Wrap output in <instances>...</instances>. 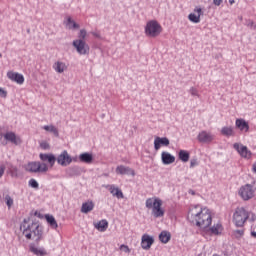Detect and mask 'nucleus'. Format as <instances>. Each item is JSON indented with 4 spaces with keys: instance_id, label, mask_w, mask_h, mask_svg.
Wrapping results in <instances>:
<instances>
[{
    "instance_id": "3c124183",
    "label": "nucleus",
    "mask_w": 256,
    "mask_h": 256,
    "mask_svg": "<svg viewBox=\"0 0 256 256\" xmlns=\"http://www.w3.org/2000/svg\"><path fill=\"white\" fill-rule=\"evenodd\" d=\"M1 57H3V54H2V53H0V59H1Z\"/></svg>"
},
{
    "instance_id": "9d476101",
    "label": "nucleus",
    "mask_w": 256,
    "mask_h": 256,
    "mask_svg": "<svg viewBox=\"0 0 256 256\" xmlns=\"http://www.w3.org/2000/svg\"><path fill=\"white\" fill-rule=\"evenodd\" d=\"M56 161L58 165H61L62 167H67V165H71L73 162V159H71V156L67 152V150H64L57 158Z\"/></svg>"
},
{
    "instance_id": "c9c22d12",
    "label": "nucleus",
    "mask_w": 256,
    "mask_h": 256,
    "mask_svg": "<svg viewBox=\"0 0 256 256\" xmlns=\"http://www.w3.org/2000/svg\"><path fill=\"white\" fill-rule=\"evenodd\" d=\"M189 93L193 97H199V90H197V88H195V87L190 88Z\"/></svg>"
},
{
    "instance_id": "09e8293b",
    "label": "nucleus",
    "mask_w": 256,
    "mask_h": 256,
    "mask_svg": "<svg viewBox=\"0 0 256 256\" xmlns=\"http://www.w3.org/2000/svg\"><path fill=\"white\" fill-rule=\"evenodd\" d=\"M230 5H233L235 3V0H229Z\"/></svg>"
},
{
    "instance_id": "de8ad7c7",
    "label": "nucleus",
    "mask_w": 256,
    "mask_h": 256,
    "mask_svg": "<svg viewBox=\"0 0 256 256\" xmlns=\"http://www.w3.org/2000/svg\"><path fill=\"white\" fill-rule=\"evenodd\" d=\"M252 171H253L254 173H256V163L253 164V166H252Z\"/></svg>"
},
{
    "instance_id": "58836bf2",
    "label": "nucleus",
    "mask_w": 256,
    "mask_h": 256,
    "mask_svg": "<svg viewBox=\"0 0 256 256\" xmlns=\"http://www.w3.org/2000/svg\"><path fill=\"white\" fill-rule=\"evenodd\" d=\"M40 147H41V149H44L45 151L47 149H50V146H49V144L46 141L41 142L40 143Z\"/></svg>"
},
{
    "instance_id": "f03ea898",
    "label": "nucleus",
    "mask_w": 256,
    "mask_h": 256,
    "mask_svg": "<svg viewBox=\"0 0 256 256\" xmlns=\"http://www.w3.org/2000/svg\"><path fill=\"white\" fill-rule=\"evenodd\" d=\"M20 229L27 241L39 243L43 240V226L39 222H29V219H24L20 225Z\"/></svg>"
},
{
    "instance_id": "cd10ccee",
    "label": "nucleus",
    "mask_w": 256,
    "mask_h": 256,
    "mask_svg": "<svg viewBox=\"0 0 256 256\" xmlns=\"http://www.w3.org/2000/svg\"><path fill=\"white\" fill-rule=\"evenodd\" d=\"M159 239L161 243L167 244L171 241V232L169 231H162L159 235Z\"/></svg>"
},
{
    "instance_id": "72a5a7b5",
    "label": "nucleus",
    "mask_w": 256,
    "mask_h": 256,
    "mask_svg": "<svg viewBox=\"0 0 256 256\" xmlns=\"http://www.w3.org/2000/svg\"><path fill=\"white\" fill-rule=\"evenodd\" d=\"M234 235L237 239L243 237L245 235V229L235 230Z\"/></svg>"
},
{
    "instance_id": "39448f33",
    "label": "nucleus",
    "mask_w": 256,
    "mask_h": 256,
    "mask_svg": "<svg viewBox=\"0 0 256 256\" xmlns=\"http://www.w3.org/2000/svg\"><path fill=\"white\" fill-rule=\"evenodd\" d=\"M23 168L27 173H47L49 171V165L39 161L28 162Z\"/></svg>"
},
{
    "instance_id": "7ed1b4c3",
    "label": "nucleus",
    "mask_w": 256,
    "mask_h": 256,
    "mask_svg": "<svg viewBox=\"0 0 256 256\" xmlns=\"http://www.w3.org/2000/svg\"><path fill=\"white\" fill-rule=\"evenodd\" d=\"M247 221H250V223H255L256 214L247 210L245 207L236 208L232 216V223L235 225V227L243 229Z\"/></svg>"
},
{
    "instance_id": "603ef678",
    "label": "nucleus",
    "mask_w": 256,
    "mask_h": 256,
    "mask_svg": "<svg viewBox=\"0 0 256 256\" xmlns=\"http://www.w3.org/2000/svg\"><path fill=\"white\" fill-rule=\"evenodd\" d=\"M1 137H3V135H2V134H0V139H1Z\"/></svg>"
},
{
    "instance_id": "5701e85b",
    "label": "nucleus",
    "mask_w": 256,
    "mask_h": 256,
    "mask_svg": "<svg viewBox=\"0 0 256 256\" xmlns=\"http://www.w3.org/2000/svg\"><path fill=\"white\" fill-rule=\"evenodd\" d=\"M95 209V203L93 201H87L82 204L81 213H91Z\"/></svg>"
},
{
    "instance_id": "4468645a",
    "label": "nucleus",
    "mask_w": 256,
    "mask_h": 256,
    "mask_svg": "<svg viewBox=\"0 0 256 256\" xmlns=\"http://www.w3.org/2000/svg\"><path fill=\"white\" fill-rule=\"evenodd\" d=\"M169 138L167 137H159L157 136L154 139V149L155 151H159L161 149V147H169Z\"/></svg>"
},
{
    "instance_id": "7c9ffc66",
    "label": "nucleus",
    "mask_w": 256,
    "mask_h": 256,
    "mask_svg": "<svg viewBox=\"0 0 256 256\" xmlns=\"http://www.w3.org/2000/svg\"><path fill=\"white\" fill-rule=\"evenodd\" d=\"M44 131H47L48 133H53L55 137H59V130L57 127L53 125H45L43 126Z\"/></svg>"
},
{
    "instance_id": "a878e982",
    "label": "nucleus",
    "mask_w": 256,
    "mask_h": 256,
    "mask_svg": "<svg viewBox=\"0 0 256 256\" xmlns=\"http://www.w3.org/2000/svg\"><path fill=\"white\" fill-rule=\"evenodd\" d=\"M45 219L48 225H50L51 229H57L59 227V224H57V220H55V217L53 215L46 214Z\"/></svg>"
},
{
    "instance_id": "f704fd0d",
    "label": "nucleus",
    "mask_w": 256,
    "mask_h": 256,
    "mask_svg": "<svg viewBox=\"0 0 256 256\" xmlns=\"http://www.w3.org/2000/svg\"><path fill=\"white\" fill-rule=\"evenodd\" d=\"M29 185L33 189H39V183L37 182V180H35L33 178L29 180Z\"/></svg>"
},
{
    "instance_id": "a211bd4d",
    "label": "nucleus",
    "mask_w": 256,
    "mask_h": 256,
    "mask_svg": "<svg viewBox=\"0 0 256 256\" xmlns=\"http://www.w3.org/2000/svg\"><path fill=\"white\" fill-rule=\"evenodd\" d=\"M39 157L44 163L45 162L49 163L48 167H50V168L54 167L55 166V161H57V158L53 154L40 153Z\"/></svg>"
},
{
    "instance_id": "c756f323",
    "label": "nucleus",
    "mask_w": 256,
    "mask_h": 256,
    "mask_svg": "<svg viewBox=\"0 0 256 256\" xmlns=\"http://www.w3.org/2000/svg\"><path fill=\"white\" fill-rule=\"evenodd\" d=\"M190 154L187 150H180L178 153V158L183 163H187L189 161Z\"/></svg>"
},
{
    "instance_id": "49530a36",
    "label": "nucleus",
    "mask_w": 256,
    "mask_h": 256,
    "mask_svg": "<svg viewBox=\"0 0 256 256\" xmlns=\"http://www.w3.org/2000/svg\"><path fill=\"white\" fill-rule=\"evenodd\" d=\"M213 3H214V5L219 7V5H221V3H223V0H213Z\"/></svg>"
},
{
    "instance_id": "f8f14e48",
    "label": "nucleus",
    "mask_w": 256,
    "mask_h": 256,
    "mask_svg": "<svg viewBox=\"0 0 256 256\" xmlns=\"http://www.w3.org/2000/svg\"><path fill=\"white\" fill-rule=\"evenodd\" d=\"M7 77L10 81L17 83L18 85H23V83H25V77L23 74H19L18 72L8 71Z\"/></svg>"
},
{
    "instance_id": "c85d7f7f",
    "label": "nucleus",
    "mask_w": 256,
    "mask_h": 256,
    "mask_svg": "<svg viewBox=\"0 0 256 256\" xmlns=\"http://www.w3.org/2000/svg\"><path fill=\"white\" fill-rule=\"evenodd\" d=\"M221 135H224V137H233V135H235V131L233 130V127L225 126L221 129Z\"/></svg>"
},
{
    "instance_id": "473e14b6",
    "label": "nucleus",
    "mask_w": 256,
    "mask_h": 256,
    "mask_svg": "<svg viewBox=\"0 0 256 256\" xmlns=\"http://www.w3.org/2000/svg\"><path fill=\"white\" fill-rule=\"evenodd\" d=\"M5 201H6L7 207H9V209H11V207H13V198H11V196H9V195H6Z\"/></svg>"
},
{
    "instance_id": "f3484780",
    "label": "nucleus",
    "mask_w": 256,
    "mask_h": 256,
    "mask_svg": "<svg viewBox=\"0 0 256 256\" xmlns=\"http://www.w3.org/2000/svg\"><path fill=\"white\" fill-rule=\"evenodd\" d=\"M116 173L117 175H131L132 177H135V170L123 165L116 167Z\"/></svg>"
},
{
    "instance_id": "6ab92c4d",
    "label": "nucleus",
    "mask_w": 256,
    "mask_h": 256,
    "mask_svg": "<svg viewBox=\"0 0 256 256\" xmlns=\"http://www.w3.org/2000/svg\"><path fill=\"white\" fill-rule=\"evenodd\" d=\"M161 159H162L163 165H171L175 163V156L171 155V153L169 152H162Z\"/></svg>"
},
{
    "instance_id": "4c0bfd02",
    "label": "nucleus",
    "mask_w": 256,
    "mask_h": 256,
    "mask_svg": "<svg viewBox=\"0 0 256 256\" xmlns=\"http://www.w3.org/2000/svg\"><path fill=\"white\" fill-rule=\"evenodd\" d=\"M18 171H19V170L17 169V167H11V168H10L11 176H12V177H17Z\"/></svg>"
},
{
    "instance_id": "423d86ee",
    "label": "nucleus",
    "mask_w": 256,
    "mask_h": 256,
    "mask_svg": "<svg viewBox=\"0 0 256 256\" xmlns=\"http://www.w3.org/2000/svg\"><path fill=\"white\" fill-rule=\"evenodd\" d=\"M162 31L163 27L155 20H151L146 24L145 33L148 37H158Z\"/></svg>"
},
{
    "instance_id": "20e7f679",
    "label": "nucleus",
    "mask_w": 256,
    "mask_h": 256,
    "mask_svg": "<svg viewBox=\"0 0 256 256\" xmlns=\"http://www.w3.org/2000/svg\"><path fill=\"white\" fill-rule=\"evenodd\" d=\"M146 209H150L153 217L159 219V217L165 216V209H163V200L158 197H152L146 199Z\"/></svg>"
},
{
    "instance_id": "c03bdc74",
    "label": "nucleus",
    "mask_w": 256,
    "mask_h": 256,
    "mask_svg": "<svg viewBox=\"0 0 256 256\" xmlns=\"http://www.w3.org/2000/svg\"><path fill=\"white\" fill-rule=\"evenodd\" d=\"M248 27H250L251 29H253L254 31L256 30V24L253 21H249L248 22Z\"/></svg>"
},
{
    "instance_id": "a18cd8bd",
    "label": "nucleus",
    "mask_w": 256,
    "mask_h": 256,
    "mask_svg": "<svg viewBox=\"0 0 256 256\" xmlns=\"http://www.w3.org/2000/svg\"><path fill=\"white\" fill-rule=\"evenodd\" d=\"M5 175V166H0V179Z\"/></svg>"
},
{
    "instance_id": "8fccbe9b",
    "label": "nucleus",
    "mask_w": 256,
    "mask_h": 256,
    "mask_svg": "<svg viewBox=\"0 0 256 256\" xmlns=\"http://www.w3.org/2000/svg\"><path fill=\"white\" fill-rule=\"evenodd\" d=\"M93 35H94L95 37H99V34H97V33H93Z\"/></svg>"
},
{
    "instance_id": "2f4dec72",
    "label": "nucleus",
    "mask_w": 256,
    "mask_h": 256,
    "mask_svg": "<svg viewBox=\"0 0 256 256\" xmlns=\"http://www.w3.org/2000/svg\"><path fill=\"white\" fill-rule=\"evenodd\" d=\"M66 25H67L68 29H79V24L74 22L73 19H71V17L67 18Z\"/></svg>"
},
{
    "instance_id": "37998d69",
    "label": "nucleus",
    "mask_w": 256,
    "mask_h": 256,
    "mask_svg": "<svg viewBox=\"0 0 256 256\" xmlns=\"http://www.w3.org/2000/svg\"><path fill=\"white\" fill-rule=\"evenodd\" d=\"M197 165H199V162L197 161V159H192L190 161V167L193 168V167H197Z\"/></svg>"
},
{
    "instance_id": "dca6fc26",
    "label": "nucleus",
    "mask_w": 256,
    "mask_h": 256,
    "mask_svg": "<svg viewBox=\"0 0 256 256\" xmlns=\"http://www.w3.org/2000/svg\"><path fill=\"white\" fill-rule=\"evenodd\" d=\"M201 15H203V10L200 7H196L194 13L189 14L188 19L192 23H201Z\"/></svg>"
},
{
    "instance_id": "9b49d317",
    "label": "nucleus",
    "mask_w": 256,
    "mask_h": 256,
    "mask_svg": "<svg viewBox=\"0 0 256 256\" xmlns=\"http://www.w3.org/2000/svg\"><path fill=\"white\" fill-rule=\"evenodd\" d=\"M197 139L200 143H212V141H215V135L203 130L198 134Z\"/></svg>"
},
{
    "instance_id": "79ce46f5",
    "label": "nucleus",
    "mask_w": 256,
    "mask_h": 256,
    "mask_svg": "<svg viewBox=\"0 0 256 256\" xmlns=\"http://www.w3.org/2000/svg\"><path fill=\"white\" fill-rule=\"evenodd\" d=\"M79 37L85 39V37H87V31H85V29L80 30Z\"/></svg>"
},
{
    "instance_id": "4be33fe9",
    "label": "nucleus",
    "mask_w": 256,
    "mask_h": 256,
    "mask_svg": "<svg viewBox=\"0 0 256 256\" xmlns=\"http://www.w3.org/2000/svg\"><path fill=\"white\" fill-rule=\"evenodd\" d=\"M30 251L36 256H46L48 255L47 250L43 247H37L35 245H30Z\"/></svg>"
},
{
    "instance_id": "aec40b11",
    "label": "nucleus",
    "mask_w": 256,
    "mask_h": 256,
    "mask_svg": "<svg viewBox=\"0 0 256 256\" xmlns=\"http://www.w3.org/2000/svg\"><path fill=\"white\" fill-rule=\"evenodd\" d=\"M235 125L242 133L249 132V123L244 119H236Z\"/></svg>"
},
{
    "instance_id": "b1692460",
    "label": "nucleus",
    "mask_w": 256,
    "mask_h": 256,
    "mask_svg": "<svg viewBox=\"0 0 256 256\" xmlns=\"http://www.w3.org/2000/svg\"><path fill=\"white\" fill-rule=\"evenodd\" d=\"M109 191H110L111 195H113V197H117V199H123V197H125L123 195V191H121V189L115 187V185L109 186Z\"/></svg>"
},
{
    "instance_id": "412c9836",
    "label": "nucleus",
    "mask_w": 256,
    "mask_h": 256,
    "mask_svg": "<svg viewBox=\"0 0 256 256\" xmlns=\"http://www.w3.org/2000/svg\"><path fill=\"white\" fill-rule=\"evenodd\" d=\"M94 227L97 229V231H100V233H105V231L109 229V222L106 219H103L94 223Z\"/></svg>"
},
{
    "instance_id": "0eeeda50",
    "label": "nucleus",
    "mask_w": 256,
    "mask_h": 256,
    "mask_svg": "<svg viewBox=\"0 0 256 256\" xmlns=\"http://www.w3.org/2000/svg\"><path fill=\"white\" fill-rule=\"evenodd\" d=\"M256 189L251 184H245L240 187L238 195L243 199V201H249L255 197Z\"/></svg>"
},
{
    "instance_id": "e433bc0d",
    "label": "nucleus",
    "mask_w": 256,
    "mask_h": 256,
    "mask_svg": "<svg viewBox=\"0 0 256 256\" xmlns=\"http://www.w3.org/2000/svg\"><path fill=\"white\" fill-rule=\"evenodd\" d=\"M120 250L121 251H124V253H131V249L129 248V246L125 245V244H122L120 246Z\"/></svg>"
},
{
    "instance_id": "ddd939ff",
    "label": "nucleus",
    "mask_w": 256,
    "mask_h": 256,
    "mask_svg": "<svg viewBox=\"0 0 256 256\" xmlns=\"http://www.w3.org/2000/svg\"><path fill=\"white\" fill-rule=\"evenodd\" d=\"M155 243V239L153 236H150L149 234H144L141 239V247L145 251H149L151 249V246Z\"/></svg>"
},
{
    "instance_id": "6e6552de",
    "label": "nucleus",
    "mask_w": 256,
    "mask_h": 256,
    "mask_svg": "<svg viewBox=\"0 0 256 256\" xmlns=\"http://www.w3.org/2000/svg\"><path fill=\"white\" fill-rule=\"evenodd\" d=\"M233 147L235 149V151H237V153L240 154V156L243 157V159H251V150H249V148H247V146L241 144V143H234Z\"/></svg>"
},
{
    "instance_id": "f257e3e1",
    "label": "nucleus",
    "mask_w": 256,
    "mask_h": 256,
    "mask_svg": "<svg viewBox=\"0 0 256 256\" xmlns=\"http://www.w3.org/2000/svg\"><path fill=\"white\" fill-rule=\"evenodd\" d=\"M188 220L200 229L203 237L219 236L223 233V224L217 222L213 223V211L207 207L200 205L192 206L188 212Z\"/></svg>"
},
{
    "instance_id": "2eb2a0df",
    "label": "nucleus",
    "mask_w": 256,
    "mask_h": 256,
    "mask_svg": "<svg viewBox=\"0 0 256 256\" xmlns=\"http://www.w3.org/2000/svg\"><path fill=\"white\" fill-rule=\"evenodd\" d=\"M3 137L6 141H9V143H12L13 145H21L22 143L21 137L15 135V132H6Z\"/></svg>"
},
{
    "instance_id": "393cba45",
    "label": "nucleus",
    "mask_w": 256,
    "mask_h": 256,
    "mask_svg": "<svg viewBox=\"0 0 256 256\" xmlns=\"http://www.w3.org/2000/svg\"><path fill=\"white\" fill-rule=\"evenodd\" d=\"M53 69L56 71V73H63L67 71V64L61 61L55 62V64L53 65Z\"/></svg>"
},
{
    "instance_id": "bb28decb",
    "label": "nucleus",
    "mask_w": 256,
    "mask_h": 256,
    "mask_svg": "<svg viewBox=\"0 0 256 256\" xmlns=\"http://www.w3.org/2000/svg\"><path fill=\"white\" fill-rule=\"evenodd\" d=\"M79 160L81 163H93V155L90 153H82L79 155Z\"/></svg>"
},
{
    "instance_id": "ea45409f",
    "label": "nucleus",
    "mask_w": 256,
    "mask_h": 256,
    "mask_svg": "<svg viewBox=\"0 0 256 256\" xmlns=\"http://www.w3.org/2000/svg\"><path fill=\"white\" fill-rule=\"evenodd\" d=\"M255 229H256L255 224H252V225H251V233H250V235H251V237H253L254 239H256V232H255Z\"/></svg>"
},
{
    "instance_id": "a19ab883",
    "label": "nucleus",
    "mask_w": 256,
    "mask_h": 256,
    "mask_svg": "<svg viewBox=\"0 0 256 256\" xmlns=\"http://www.w3.org/2000/svg\"><path fill=\"white\" fill-rule=\"evenodd\" d=\"M0 97L7 99V91L3 88H0Z\"/></svg>"
},
{
    "instance_id": "1a4fd4ad",
    "label": "nucleus",
    "mask_w": 256,
    "mask_h": 256,
    "mask_svg": "<svg viewBox=\"0 0 256 256\" xmlns=\"http://www.w3.org/2000/svg\"><path fill=\"white\" fill-rule=\"evenodd\" d=\"M73 46L79 53V55H87L89 53V45L85 42V40H74Z\"/></svg>"
}]
</instances>
